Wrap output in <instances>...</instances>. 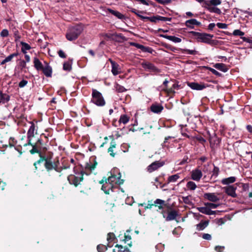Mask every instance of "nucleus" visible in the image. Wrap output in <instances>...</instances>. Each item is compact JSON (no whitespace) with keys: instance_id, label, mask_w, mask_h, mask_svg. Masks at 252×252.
<instances>
[{"instance_id":"obj_1","label":"nucleus","mask_w":252,"mask_h":252,"mask_svg":"<svg viewBox=\"0 0 252 252\" xmlns=\"http://www.w3.org/2000/svg\"><path fill=\"white\" fill-rule=\"evenodd\" d=\"M83 29L81 25H76L69 28L66 33V37L69 41L76 39L83 32Z\"/></svg>"},{"instance_id":"obj_2","label":"nucleus","mask_w":252,"mask_h":252,"mask_svg":"<svg viewBox=\"0 0 252 252\" xmlns=\"http://www.w3.org/2000/svg\"><path fill=\"white\" fill-rule=\"evenodd\" d=\"M189 33L191 34L198 42L205 43H210L211 39L213 37V35L206 33H201L194 31H190Z\"/></svg>"},{"instance_id":"obj_3","label":"nucleus","mask_w":252,"mask_h":252,"mask_svg":"<svg viewBox=\"0 0 252 252\" xmlns=\"http://www.w3.org/2000/svg\"><path fill=\"white\" fill-rule=\"evenodd\" d=\"M111 176H109L107 179L108 182L113 184L121 185L124 183V180L121 179V173L119 170L117 168L113 169L111 171Z\"/></svg>"},{"instance_id":"obj_4","label":"nucleus","mask_w":252,"mask_h":252,"mask_svg":"<svg viewBox=\"0 0 252 252\" xmlns=\"http://www.w3.org/2000/svg\"><path fill=\"white\" fill-rule=\"evenodd\" d=\"M91 101L98 106H103L105 104V100L102 94L95 89L92 90Z\"/></svg>"},{"instance_id":"obj_5","label":"nucleus","mask_w":252,"mask_h":252,"mask_svg":"<svg viewBox=\"0 0 252 252\" xmlns=\"http://www.w3.org/2000/svg\"><path fill=\"white\" fill-rule=\"evenodd\" d=\"M100 184H102L101 189L106 194H109L110 191H112L113 185L108 182L106 178L103 179L100 182Z\"/></svg>"},{"instance_id":"obj_6","label":"nucleus","mask_w":252,"mask_h":252,"mask_svg":"<svg viewBox=\"0 0 252 252\" xmlns=\"http://www.w3.org/2000/svg\"><path fill=\"white\" fill-rule=\"evenodd\" d=\"M82 179L83 177L82 175H80V176H76L73 175H70L67 177V180L69 183L70 184L74 185L75 186L78 185Z\"/></svg>"},{"instance_id":"obj_7","label":"nucleus","mask_w":252,"mask_h":252,"mask_svg":"<svg viewBox=\"0 0 252 252\" xmlns=\"http://www.w3.org/2000/svg\"><path fill=\"white\" fill-rule=\"evenodd\" d=\"M30 124H31V126H30V127L28 131L27 137H28V144L32 145L31 142L32 138V137H33L34 135V133H35V126L34 124L32 122H31Z\"/></svg>"},{"instance_id":"obj_8","label":"nucleus","mask_w":252,"mask_h":252,"mask_svg":"<svg viewBox=\"0 0 252 252\" xmlns=\"http://www.w3.org/2000/svg\"><path fill=\"white\" fill-rule=\"evenodd\" d=\"M45 167L46 169L48 170H51L52 169H55L57 172H60L61 170L59 168H58L56 164L52 162L50 159H46L45 161Z\"/></svg>"},{"instance_id":"obj_9","label":"nucleus","mask_w":252,"mask_h":252,"mask_svg":"<svg viewBox=\"0 0 252 252\" xmlns=\"http://www.w3.org/2000/svg\"><path fill=\"white\" fill-rule=\"evenodd\" d=\"M188 86L193 90L200 91L202 90L206 87V86L204 83H197L195 82H189Z\"/></svg>"},{"instance_id":"obj_10","label":"nucleus","mask_w":252,"mask_h":252,"mask_svg":"<svg viewBox=\"0 0 252 252\" xmlns=\"http://www.w3.org/2000/svg\"><path fill=\"white\" fill-rule=\"evenodd\" d=\"M185 25L189 28L193 29L194 28V25L199 26L201 25V23L197 21L195 19H191L186 21L185 23Z\"/></svg>"},{"instance_id":"obj_11","label":"nucleus","mask_w":252,"mask_h":252,"mask_svg":"<svg viewBox=\"0 0 252 252\" xmlns=\"http://www.w3.org/2000/svg\"><path fill=\"white\" fill-rule=\"evenodd\" d=\"M224 189L226 193H227V195L232 197H236L237 196V194L236 193V188H235L232 186H229L226 187H224Z\"/></svg>"},{"instance_id":"obj_12","label":"nucleus","mask_w":252,"mask_h":252,"mask_svg":"<svg viewBox=\"0 0 252 252\" xmlns=\"http://www.w3.org/2000/svg\"><path fill=\"white\" fill-rule=\"evenodd\" d=\"M202 176V173L200 170L195 169L191 172V179L196 181H199Z\"/></svg>"},{"instance_id":"obj_13","label":"nucleus","mask_w":252,"mask_h":252,"mask_svg":"<svg viewBox=\"0 0 252 252\" xmlns=\"http://www.w3.org/2000/svg\"><path fill=\"white\" fill-rule=\"evenodd\" d=\"M204 197L211 202H217L220 200L219 197L215 193H206L204 194Z\"/></svg>"},{"instance_id":"obj_14","label":"nucleus","mask_w":252,"mask_h":252,"mask_svg":"<svg viewBox=\"0 0 252 252\" xmlns=\"http://www.w3.org/2000/svg\"><path fill=\"white\" fill-rule=\"evenodd\" d=\"M162 165L163 164L158 161L154 162L148 166V171L150 173L158 169V168L161 167Z\"/></svg>"},{"instance_id":"obj_15","label":"nucleus","mask_w":252,"mask_h":252,"mask_svg":"<svg viewBox=\"0 0 252 252\" xmlns=\"http://www.w3.org/2000/svg\"><path fill=\"white\" fill-rule=\"evenodd\" d=\"M142 66L145 70L153 72H157L158 71V69L153 64L148 62L143 63Z\"/></svg>"},{"instance_id":"obj_16","label":"nucleus","mask_w":252,"mask_h":252,"mask_svg":"<svg viewBox=\"0 0 252 252\" xmlns=\"http://www.w3.org/2000/svg\"><path fill=\"white\" fill-rule=\"evenodd\" d=\"M45 66L43 67L41 70L43 71V73L46 77H51L52 73V67L47 63L45 62Z\"/></svg>"},{"instance_id":"obj_17","label":"nucleus","mask_w":252,"mask_h":252,"mask_svg":"<svg viewBox=\"0 0 252 252\" xmlns=\"http://www.w3.org/2000/svg\"><path fill=\"white\" fill-rule=\"evenodd\" d=\"M163 109V106L158 103L153 104L151 106V110L155 113H160Z\"/></svg>"},{"instance_id":"obj_18","label":"nucleus","mask_w":252,"mask_h":252,"mask_svg":"<svg viewBox=\"0 0 252 252\" xmlns=\"http://www.w3.org/2000/svg\"><path fill=\"white\" fill-rule=\"evenodd\" d=\"M161 37H162L165 39H167L169 40L172 41L174 43H180L182 41L181 38L179 37H176L175 36L172 35H168L165 34H161L160 35Z\"/></svg>"},{"instance_id":"obj_19","label":"nucleus","mask_w":252,"mask_h":252,"mask_svg":"<svg viewBox=\"0 0 252 252\" xmlns=\"http://www.w3.org/2000/svg\"><path fill=\"white\" fill-rule=\"evenodd\" d=\"M111 63L112 65V72L114 75H117L120 73L119 65L115 62L111 61Z\"/></svg>"},{"instance_id":"obj_20","label":"nucleus","mask_w":252,"mask_h":252,"mask_svg":"<svg viewBox=\"0 0 252 252\" xmlns=\"http://www.w3.org/2000/svg\"><path fill=\"white\" fill-rule=\"evenodd\" d=\"M213 66L216 69L221 71L223 72H226L228 71V68L226 66V65L222 63H217L215 64Z\"/></svg>"},{"instance_id":"obj_21","label":"nucleus","mask_w":252,"mask_h":252,"mask_svg":"<svg viewBox=\"0 0 252 252\" xmlns=\"http://www.w3.org/2000/svg\"><path fill=\"white\" fill-rule=\"evenodd\" d=\"M33 63L34 67L38 71L41 70L44 66L39 60L36 57L34 58Z\"/></svg>"},{"instance_id":"obj_22","label":"nucleus","mask_w":252,"mask_h":252,"mask_svg":"<svg viewBox=\"0 0 252 252\" xmlns=\"http://www.w3.org/2000/svg\"><path fill=\"white\" fill-rule=\"evenodd\" d=\"M10 99V96L6 94H3L0 92V104H4L7 102Z\"/></svg>"},{"instance_id":"obj_23","label":"nucleus","mask_w":252,"mask_h":252,"mask_svg":"<svg viewBox=\"0 0 252 252\" xmlns=\"http://www.w3.org/2000/svg\"><path fill=\"white\" fill-rule=\"evenodd\" d=\"M235 181L236 178L235 177L232 176L227 178L223 179L221 182L223 185H228L229 184L235 182Z\"/></svg>"},{"instance_id":"obj_24","label":"nucleus","mask_w":252,"mask_h":252,"mask_svg":"<svg viewBox=\"0 0 252 252\" xmlns=\"http://www.w3.org/2000/svg\"><path fill=\"white\" fill-rule=\"evenodd\" d=\"M106 10L120 19H123L124 18V15L117 11L112 10L110 8H107Z\"/></svg>"},{"instance_id":"obj_25","label":"nucleus","mask_w":252,"mask_h":252,"mask_svg":"<svg viewBox=\"0 0 252 252\" xmlns=\"http://www.w3.org/2000/svg\"><path fill=\"white\" fill-rule=\"evenodd\" d=\"M178 215L177 212L176 211H172L169 212L168 216L166 219L167 221L174 220L176 219Z\"/></svg>"},{"instance_id":"obj_26","label":"nucleus","mask_w":252,"mask_h":252,"mask_svg":"<svg viewBox=\"0 0 252 252\" xmlns=\"http://www.w3.org/2000/svg\"><path fill=\"white\" fill-rule=\"evenodd\" d=\"M208 225V221H201L196 225V229L198 231L205 229Z\"/></svg>"},{"instance_id":"obj_27","label":"nucleus","mask_w":252,"mask_h":252,"mask_svg":"<svg viewBox=\"0 0 252 252\" xmlns=\"http://www.w3.org/2000/svg\"><path fill=\"white\" fill-rule=\"evenodd\" d=\"M116 142L114 141H111L110 143V146L108 149V152L110 153V155L114 157L115 156V154L113 153V149L116 147Z\"/></svg>"},{"instance_id":"obj_28","label":"nucleus","mask_w":252,"mask_h":252,"mask_svg":"<svg viewBox=\"0 0 252 252\" xmlns=\"http://www.w3.org/2000/svg\"><path fill=\"white\" fill-rule=\"evenodd\" d=\"M129 120V118L126 115H122L120 117L119 122L124 124H126L128 122Z\"/></svg>"},{"instance_id":"obj_29","label":"nucleus","mask_w":252,"mask_h":252,"mask_svg":"<svg viewBox=\"0 0 252 252\" xmlns=\"http://www.w3.org/2000/svg\"><path fill=\"white\" fill-rule=\"evenodd\" d=\"M179 178H180V176L178 174H176L170 176L168 178V182L169 183L175 182L177 181L178 179H179Z\"/></svg>"},{"instance_id":"obj_30","label":"nucleus","mask_w":252,"mask_h":252,"mask_svg":"<svg viewBox=\"0 0 252 252\" xmlns=\"http://www.w3.org/2000/svg\"><path fill=\"white\" fill-rule=\"evenodd\" d=\"M210 208H208V207H198L197 210L201 213L207 215L209 214Z\"/></svg>"},{"instance_id":"obj_31","label":"nucleus","mask_w":252,"mask_h":252,"mask_svg":"<svg viewBox=\"0 0 252 252\" xmlns=\"http://www.w3.org/2000/svg\"><path fill=\"white\" fill-rule=\"evenodd\" d=\"M187 187L189 189L193 190L196 189V185L193 182L189 181L188 182Z\"/></svg>"},{"instance_id":"obj_32","label":"nucleus","mask_w":252,"mask_h":252,"mask_svg":"<svg viewBox=\"0 0 252 252\" xmlns=\"http://www.w3.org/2000/svg\"><path fill=\"white\" fill-rule=\"evenodd\" d=\"M18 55H19V53L18 52H16V53L11 54L5 58V61H6L7 63L10 62L12 61V60L13 59V58L18 56Z\"/></svg>"},{"instance_id":"obj_33","label":"nucleus","mask_w":252,"mask_h":252,"mask_svg":"<svg viewBox=\"0 0 252 252\" xmlns=\"http://www.w3.org/2000/svg\"><path fill=\"white\" fill-rule=\"evenodd\" d=\"M130 11L131 12L135 14L137 16L140 17L142 20H143V18L142 17H145V16H143L142 15H140V13H143V11H138V10H136V9L131 8V9L130 10Z\"/></svg>"},{"instance_id":"obj_34","label":"nucleus","mask_w":252,"mask_h":252,"mask_svg":"<svg viewBox=\"0 0 252 252\" xmlns=\"http://www.w3.org/2000/svg\"><path fill=\"white\" fill-rule=\"evenodd\" d=\"M164 203V201L163 200L160 199H157L154 201V204L155 205H157L158 204L160 205V206H158V208L159 209H162V206L161 205H163Z\"/></svg>"},{"instance_id":"obj_35","label":"nucleus","mask_w":252,"mask_h":252,"mask_svg":"<svg viewBox=\"0 0 252 252\" xmlns=\"http://www.w3.org/2000/svg\"><path fill=\"white\" fill-rule=\"evenodd\" d=\"M244 32L240 31V30H235L233 32V35L234 36H240L241 37H243V36L244 35Z\"/></svg>"},{"instance_id":"obj_36","label":"nucleus","mask_w":252,"mask_h":252,"mask_svg":"<svg viewBox=\"0 0 252 252\" xmlns=\"http://www.w3.org/2000/svg\"><path fill=\"white\" fill-rule=\"evenodd\" d=\"M142 18H143V20H149L152 22H156L157 21H158V16H153V17H151L145 16V17H142Z\"/></svg>"},{"instance_id":"obj_37","label":"nucleus","mask_w":252,"mask_h":252,"mask_svg":"<svg viewBox=\"0 0 252 252\" xmlns=\"http://www.w3.org/2000/svg\"><path fill=\"white\" fill-rule=\"evenodd\" d=\"M107 249V247L104 245H98L97 247V250L98 252H103Z\"/></svg>"},{"instance_id":"obj_38","label":"nucleus","mask_w":252,"mask_h":252,"mask_svg":"<svg viewBox=\"0 0 252 252\" xmlns=\"http://www.w3.org/2000/svg\"><path fill=\"white\" fill-rule=\"evenodd\" d=\"M21 44L22 45L21 50H29L31 49V46L27 43L21 42Z\"/></svg>"},{"instance_id":"obj_39","label":"nucleus","mask_w":252,"mask_h":252,"mask_svg":"<svg viewBox=\"0 0 252 252\" xmlns=\"http://www.w3.org/2000/svg\"><path fill=\"white\" fill-rule=\"evenodd\" d=\"M168 83V80H165L164 81V82H163V85L165 87H164V88L162 90L163 91H166V92H168V93H171V92H173L172 91V88H171V89H170L169 90H167V85Z\"/></svg>"},{"instance_id":"obj_40","label":"nucleus","mask_w":252,"mask_h":252,"mask_svg":"<svg viewBox=\"0 0 252 252\" xmlns=\"http://www.w3.org/2000/svg\"><path fill=\"white\" fill-rule=\"evenodd\" d=\"M71 68V65L69 63L65 62L63 63V69L64 70L70 71Z\"/></svg>"},{"instance_id":"obj_41","label":"nucleus","mask_w":252,"mask_h":252,"mask_svg":"<svg viewBox=\"0 0 252 252\" xmlns=\"http://www.w3.org/2000/svg\"><path fill=\"white\" fill-rule=\"evenodd\" d=\"M183 202L187 204H191V201L189 196H183L182 197Z\"/></svg>"},{"instance_id":"obj_42","label":"nucleus","mask_w":252,"mask_h":252,"mask_svg":"<svg viewBox=\"0 0 252 252\" xmlns=\"http://www.w3.org/2000/svg\"><path fill=\"white\" fill-rule=\"evenodd\" d=\"M205 205L208 207V208L213 209L217 208L219 206V204H216L213 203H206Z\"/></svg>"},{"instance_id":"obj_43","label":"nucleus","mask_w":252,"mask_h":252,"mask_svg":"<svg viewBox=\"0 0 252 252\" xmlns=\"http://www.w3.org/2000/svg\"><path fill=\"white\" fill-rule=\"evenodd\" d=\"M116 90L120 93H123L126 91V89L121 85H117L116 86Z\"/></svg>"},{"instance_id":"obj_44","label":"nucleus","mask_w":252,"mask_h":252,"mask_svg":"<svg viewBox=\"0 0 252 252\" xmlns=\"http://www.w3.org/2000/svg\"><path fill=\"white\" fill-rule=\"evenodd\" d=\"M209 2L212 5H218L221 3V1L220 0H210Z\"/></svg>"},{"instance_id":"obj_45","label":"nucleus","mask_w":252,"mask_h":252,"mask_svg":"<svg viewBox=\"0 0 252 252\" xmlns=\"http://www.w3.org/2000/svg\"><path fill=\"white\" fill-rule=\"evenodd\" d=\"M116 247H118L119 249L118 252H130L129 250L127 248H125L123 250V247L121 245H117Z\"/></svg>"},{"instance_id":"obj_46","label":"nucleus","mask_w":252,"mask_h":252,"mask_svg":"<svg viewBox=\"0 0 252 252\" xmlns=\"http://www.w3.org/2000/svg\"><path fill=\"white\" fill-rule=\"evenodd\" d=\"M216 25L219 28L221 29H226L227 27V25L225 23H218Z\"/></svg>"},{"instance_id":"obj_47","label":"nucleus","mask_w":252,"mask_h":252,"mask_svg":"<svg viewBox=\"0 0 252 252\" xmlns=\"http://www.w3.org/2000/svg\"><path fill=\"white\" fill-rule=\"evenodd\" d=\"M219 172H220L219 168L217 166H214V168L213 171L212 176L217 177L219 175Z\"/></svg>"},{"instance_id":"obj_48","label":"nucleus","mask_w":252,"mask_h":252,"mask_svg":"<svg viewBox=\"0 0 252 252\" xmlns=\"http://www.w3.org/2000/svg\"><path fill=\"white\" fill-rule=\"evenodd\" d=\"M184 51L186 53L190 55H195L197 53V52L194 50L185 49Z\"/></svg>"},{"instance_id":"obj_49","label":"nucleus","mask_w":252,"mask_h":252,"mask_svg":"<svg viewBox=\"0 0 252 252\" xmlns=\"http://www.w3.org/2000/svg\"><path fill=\"white\" fill-rule=\"evenodd\" d=\"M28 84V81L26 80H22L19 83V87L20 88H23Z\"/></svg>"},{"instance_id":"obj_50","label":"nucleus","mask_w":252,"mask_h":252,"mask_svg":"<svg viewBox=\"0 0 252 252\" xmlns=\"http://www.w3.org/2000/svg\"><path fill=\"white\" fill-rule=\"evenodd\" d=\"M16 143V141L14 138L11 137L9 139V144L10 147H13Z\"/></svg>"},{"instance_id":"obj_51","label":"nucleus","mask_w":252,"mask_h":252,"mask_svg":"<svg viewBox=\"0 0 252 252\" xmlns=\"http://www.w3.org/2000/svg\"><path fill=\"white\" fill-rule=\"evenodd\" d=\"M202 238L207 240H211L212 237L211 235L208 233H204L202 235Z\"/></svg>"},{"instance_id":"obj_52","label":"nucleus","mask_w":252,"mask_h":252,"mask_svg":"<svg viewBox=\"0 0 252 252\" xmlns=\"http://www.w3.org/2000/svg\"><path fill=\"white\" fill-rule=\"evenodd\" d=\"M8 35V31L6 29H4L2 30L0 32V35L2 37H6Z\"/></svg>"},{"instance_id":"obj_53","label":"nucleus","mask_w":252,"mask_h":252,"mask_svg":"<svg viewBox=\"0 0 252 252\" xmlns=\"http://www.w3.org/2000/svg\"><path fill=\"white\" fill-rule=\"evenodd\" d=\"M209 69L213 74H214L217 76H220L221 75V74L220 72H219L218 71H217L216 70H215L214 68L210 67L209 68Z\"/></svg>"},{"instance_id":"obj_54","label":"nucleus","mask_w":252,"mask_h":252,"mask_svg":"<svg viewBox=\"0 0 252 252\" xmlns=\"http://www.w3.org/2000/svg\"><path fill=\"white\" fill-rule=\"evenodd\" d=\"M114 234L112 233H109L107 235V239L108 241H112L114 239Z\"/></svg>"},{"instance_id":"obj_55","label":"nucleus","mask_w":252,"mask_h":252,"mask_svg":"<svg viewBox=\"0 0 252 252\" xmlns=\"http://www.w3.org/2000/svg\"><path fill=\"white\" fill-rule=\"evenodd\" d=\"M107 37H110V38H112L113 39H114L117 37H122V35L121 34H118L116 33H113V34H110V35H106Z\"/></svg>"},{"instance_id":"obj_56","label":"nucleus","mask_w":252,"mask_h":252,"mask_svg":"<svg viewBox=\"0 0 252 252\" xmlns=\"http://www.w3.org/2000/svg\"><path fill=\"white\" fill-rule=\"evenodd\" d=\"M131 44L134 46L138 49H143V48H144V46L136 43H131Z\"/></svg>"},{"instance_id":"obj_57","label":"nucleus","mask_w":252,"mask_h":252,"mask_svg":"<svg viewBox=\"0 0 252 252\" xmlns=\"http://www.w3.org/2000/svg\"><path fill=\"white\" fill-rule=\"evenodd\" d=\"M170 19L167 17H164L160 16H158V21H170Z\"/></svg>"},{"instance_id":"obj_58","label":"nucleus","mask_w":252,"mask_h":252,"mask_svg":"<svg viewBox=\"0 0 252 252\" xmlns=\"http://www.w3.org/2000/svg\"><path fill=\"white\" fill-rule=\"evenodd\" d=\"M58 54H59V56L62 58H66V55H65V53L62 50H59L58 52Z\"/></svg>"},{"instance_id":"obj_59","label":"nucleus","mask_w":252,"mask_h":252,"mask_svg":"<svg viewBox=\"0 0 252 252\" xmlns=\"http://www.w3.org/2000/svg\"><path fill=\"white\" fill-rule=\"evenodd\" d=\"M241 38L243 40V41L252 44V40L248 38H247L246 37H241Z\"/></svg>"},{"instance_id":"obj_60","label":"nucleus","mask_w":252,"mask_h":252,"mask_svg":"<svg viewBox=\"0 0 252 252\" xmlns=\"http://www.w3.org/2000/svg\"><path fill=\"white\" fill-rule=\"evenodd\" d=\"M212 11L218 14H220L221 13L220 10L217 7H214L212 9Z\"/></svg>"},{"instance_id":"obj_61","label":"nucleus","mask_w":252,"mask_h":252,"mask_svg":"<svg viewBox=\"0 0 252 252\" xmlns=\"http://www.w3.org/2000/svg\"><path fill=\"white\" fill-rule=\"evenodd\" d=\"M216 25L215 23H210L208 26V29L210 30H213Z\"/></svg>"},{"instance_id":"obj_62","label":"nucleus","mask_w":252,"mask_h":252,"mask_svg":"<svg viewBox=\"0 0 252 252\" xmlns=\"http://www.w3.org/2000/svg\"><path fill=\"white\" fill-rule=\"evenodd\" d=\"M137 1L140 2V3H142L143 4L148 5L149 3L145 0H136Z\"/></svg>"},{"instance_id":"obj_63","label":"nucleus","mask_w":252,"mask_h":252,"mask_svg":"<svg viewBox=\"0 0 252 252\" xmlns=\"http://www.w3.org/2000/svg\"><path fill=\"white\" fill-rule=\"evenodd\" d=\"M20 66L22 68H25L26 66V62L25 61H22L20 63Z\"/></svg>"},{"instance_id":"obj_64","label":"nucleus","mask_w":252,"mask_h":252,"mask_svg":"<svg viewBox=\"0 0 252 252\" xmlns=\"http://www.w3.org/2000/svg\"><path fill=\"white\" fill-rule=\"evenodd\" d=\"M247 129L252 134V126L251 125H248L247 126Z\"/></svg>"}]
</instances>
